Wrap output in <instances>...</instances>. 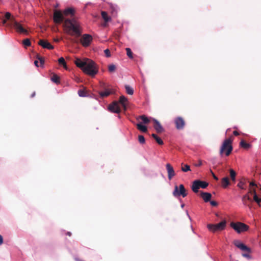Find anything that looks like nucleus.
Instances as JSON below:
<instances>
[{
	"label": "nucleus",
	"mask_w": 261,
	"mask_h": 261,
	"mask_svg": "<svg viewBox=\"0 0 261 261\" xmlns=\"http://www.w3.org/2000/svg\"><path fill=\"white\" fill-rule=\"evenodd\" d=\"M55 23L60 24L64 21L65 32L72 36L79 37L81 36L82 30L80 23L74 18L64 19L63 13L60 10H55L53 15Z\"/></svg>",
	"instance_id": "obj_1"
},
{
	"label": "nucleus",
	"mask_w": 261,
	"mask_h": 261,
	"mask_svg": "<svg viewBox=\"0 0 261 261\" xmlns=\"http://www.w3.org/2000/svg\"><path fill=\"white\" fill-rule=\"evenodd\" d=\"M75 65L80 68L83 72L92 77H94L98 72V69L96 64L91 60L85 59L82 60L77 59L75 61Z\"/></svg>",
	"instance_id": "obj_2"
},
{
	"label": "nucleus",
	"mask_w": 261,
	"mask_h": 261,
	"mask_svg": "<svg viewBox=\"0 0 261 261\" xmlns=\"http://www.w3.org/2000/svg\"><path fill=\"white\" fill-rule=\"evenodd\" d=\"M233 140V137L231 136L223 141L220 149V155L221 156H222L224 154L226 156H229L230 154L233 149L232 145Z\"/></svg>",
	"instance_id": "obj_3"
},
{
	"label": "nucleus",
	"mask_w": 261,
	"mask_h": 261,
	"mask_svg": "<svg viewBox=\"0 0 261 261\" xmlns=\"http://www.w3.org/2000/svg\"><path fill=\"white\" fill-rule=\"evenodd\" d=\"M234 244L237 247L243 251L242 254V255L243 257L247 258L248 259H251L252 258V256L251 255L252 251L250 248L248 247L246 245L238 240L234 241Z\"/></svg>",
	"instance_id": "obj_4"
},
{
	"label": "nucleus",
	"mask_w": 261,
	"mask_h": 261,
	"mask_svg": "<svg viewBox=\"0 0 261 261\" xmlns=\"http://www.w3.org/2000/svg\"><path fill=\"white\" fill-rule=\"evenodd\" d=\"M208 185V183L200 180H194L191 186V189L194 193H197L199 189L201 188L202 189L206 188Z\"/></svg>",
	"instance_id": "obj_5"
},
{
	"label": "nucleus",
	"mask_w": 261,
	"mask_h": 261,
	"mask_svg": "<svg viewBox=\"0 0 261 261\" xmlns=\"http://www.w3.org/2000/svg\"><path fill=\"white\" fill-rule=\"evenodd\" d=\"M226 221L225 220H223L218 224H209L207 225V228L210 231L215 232L217 231H221L224 229L226 227Z\"/></svg>",
	"instance_id": "obj_6"
},
{
	"label": "nucleus",
	"mask_w": 261,
	"mask_h": 261,
	"mask_svg": "<svg viewBox=\"0 0 261 261\" xmlns=\"http://www.w3.org/2000/svg\"><path fill=\"white\" fill-rule=\"evenodd\" d=\"M230 226L238 233L246 231L249 229L248 225L242 222H231Z\"/></svg>",
	"instance_id": "obj_7"
},
{
	"label": "nucleus",
	"mask_w": 261,
	"mask_h": 261,
	"mask_svg": "<svg viewBox=\"0 0 261 261\" xmlns=\"http://www.w3.org/2000/svg\"><path fill=\"white\" fill-rule=\"evenodd\" d=\"M173 195L175 197L182 196L183 197H185L187 195V193L184 186L182 184L180 185L179 187L175 186L173 192Z\"/></svg>",
	"instance_id": "obj_8"
},
{
	"label": "nucleus",
	"mask_w": 261,
	"mask_h": 261,
	"mask_svg": "<svg viewBox=\"0 0 261 261\" xmlns=\"http://www.w3.org/2000/svg\"><path fill=\"white\" fill-rule=\"evenodd\" d=\"M93 40L91 35L87 34L83 35L80 39V42L84 47L89 46Z\"/></svg>",
	"instance_id": "obj_9"
},
{
	"label": "nucleus",
	"mask_w": 261,
	"mask_h": 261,
	"mask_svg": "<svg viewBox=\"0 0 261 261\" xmlns=\"http://www.w3.org/2000/svg\"><path fill=\"white\" fill-rule=\"evenodd\" d=\"M174 123L176 129L179 130L184 129L186 124L185 120L181 117H176L174 120Z\"/></svg>",
	"instance_id": "obj_10"
},
{
	"label": "nucleus",
	"mask_w": 261,
	"mask_h": 261,
	"mask_svg": "<svg viewBox=\"0 0 261 261\" xmlns=\"http://www.w3.org/2000/svg\"><path fill=\"white\" fill-rule=\"evenodd\" d=\"M109 110L114 113L119 114L121 112L120 108L119 106V103L117 101H114L109 106Z\"/></svg>",
	"instance_id": "obj_11"
},
{
	"label": "nucleus",
	"mask_w": 261,
	"mask_h": 261,
	"mask_svg": "<svg viewBox=\"0 0 261 261\" xmlns=\"http://www.w3.org/2000/svg\"><path fill=\"white\" fill-rule=\"evenodd\" d=\"M13 27L18 33L25 34H28V31L24 29L20 23L15 21L13 24Z\"/></svg>",
	"instance_id": "obj_12"
},
{
	"label": "nucleus",
	"mask_w": 261,
	"mask_h": 261,
	"mask_svg": "<svg viewBox=\"0 0 261 261\" xmlns=\"http://www.w3.org/2000/svg\"><path fill=\"white\" fill-rule=\"evenodd\" d=\"M166 167L168 173V178L169 180H171L175 175V171L170 164H167Z\"/></svg>",
	"instance_id": "obj_13"
},
{
	"label": "nucleus",
	"mask_w": 261,
	"mask_h": 261,
	"mask_svg": "<svg viewBox=\"0 0 261 261\" xmlns=\"http://www.w3.org/2000/svg\"><path fill=\"white\" fill-rule=\"evenodd\" d=\"M38 44L44 48H47L48 49H53L54 48V46L47 41L45 40H40L38 42Z\"/></svg>",
	"instance_id": "obj_14"
},
{
	"label": "nucleus",
	"mask_w": 261,
	"mask_h": 261,
	"mask_svg": "<svg viewBox=\"0 0 261 261\" xmlns=\"http://www.w3.org/2000/svg\"><path fill=\"white\" fill-rule=\"evenodd\" d=\"M153 127L158 133H161L164 132V128L160 123L156 119H153Z\"/></svg>",
	"instance_id": "obj_15"
},
{
	"label": "nucleus",
	"mask_w": 261,
	"mask_h": 261,
	"mask_svg": "<svg viewBox=\"0 0 261 261\" xmlns=\"http://www.w3.org/2000/svg\"><path fill=\"white\" fill-rule=\"evenodd\" d=\"M200 196L205 202L210 201V200L212 198L211 194L207 192H201L200 193Z\"/></svg>",
	"instance_id": "obj_16"
},
{
	"label": "nucleus",
	"mask_w": 261,
	"mask_h": 261,
	"mask_svg": "<svg viewBox=\"0 0 261 261\" xmlns=\"http://www.w3.org/2000/svg\"><path fill=\"white\" fill-rule=\"evenodd\" d=\"M75 10L72 8H68L65 9L63 12L64 16H68L69 15L72 16L74 15Z\"/></svg>",
	"instance_id": "obj_17"
},
{
	"label": "nucleus",
	"mask_w": 261,
	"mask_h": 261,
	"mask_svg": "<svg viewBox=\"0 0 261 261\" xmlns=\"http://www.w3.org/2000/svg\"><path fill=\"white\" fill-rule=\"evenodd\" d=\"M110 9L113 16H116L117 14L118 8L117 5L110 4Z\"/></svg>",
	"instance_id": "obj_18"
},
{
	"label": "nucleus",
	"mask_w": 261,
	"mask_h": 261,
	"mask_svg": "<svg viewBox=\"0 0 261 261\" xmlns=\"http://www.w3.org/2000/svg\"><path fill=\"white\" fill-rule=\"evenodd\" d=\"M127 101V99L123 95L120 97L118 103H120L123 108L124 111L127 109L126 102Z\"/></svg>",
	"instance_id": "obj_19"
},
{
	"label": "nucleus",
	"mask_w": 261,
	"mask_h": 261,
	"mask_svg": "<svg viewBox=\"0 0 261 261\" xmlns=\"http://www.w3.org/2000/svg\"><path fill=\"white\" fill-rule=\"evenodd\" d=\"M101 17L104 19L105 21V24L104 26H107V23L111 20V17H110L106 12L102 11L101 13Z\"/></svg>",
	"instance_id": "obj_20"
},
{
	"label": "nucleus",
	"mask_w": 261,
	"mask_h": 261,
	"mask_svg": "<svg viewBox=\"0 0 261 261\" xmlns=\"http://www.w3.org/2000/svg\"><path fill=\"white\" fill-rule=\"evenodd\" d=\"M221 184L223 188H226L230 184L228 177H223L221 180Z\"/></svg>",
	"instance_id": "obj_21"
},
{
	"label": "nucleus",
	"mask_w": 261,
	"mask_h": 261,
	"mask_svg": "<svg viewBox=\"0 0 261 261\" xmlns=\"http://www.w3.org/2000/svg\"><path fill=\"white\" fill-rule=\"evenodd\" d=\"M137 127L139 130L143 133H146L147 131L146 126L142 125L141 123H138L137 124Z\"/></svg>",
	"instance_id": "obj_22"
},
{
	"label": "nucleus",
	"mask_w": 261,
	"mask_h": 261,
	"mask_svg": "<svg viewBox=\"0 0 261 261\" xmlns=\"http://www.w3.org/2000/svg\"><path fill=\"white\" fill-rule=\"evenodd\" d=\"M151 136L153 138V139L159 145L163 144L164 142L163 140L160 137H159L156 134H152L151 135Z\"/></svg>",
	"instance_id": "obj_23"
},
{
	"label": "nucleus",
	"mask_w": 261,
	"mask_h": 261,
	"mask_svg": "<svg viewBox=\"0 0 261 261\" xmlns=\"http://www.w3.org/2000/svg\"><path fill=\"white\" fill-rule=\"evenodd\" d=\"M38 59L39 60L40 65L38 64H39V62L37 60L35 61V62H34L35 65L37 67H39L40 66H41V65H43V64L44 63V61L43 58L42 57H41L38 56Z\"/></svg>",
	"instance_id": "obj_24"
},
{
	"label": "nucleus",
	"mask_w": 261,
	"mask_h": 261,
	"mask_svg": "<svg viewBox=\"0 0 261 261\" xmlns=\"http://www.w3.org/2000/svg\"><path fill=\"white\" fill-rule=\"evenodd\" d=\"M230 173V177L232 181L234 182L236 181V172L232 169H230L229 170Z\"/></svg>",
	"instance_id": "obj_25"
},
{
	"label": "nucleus",
	"mask_w": 261,
	"mask_h": 261,
	"mask_svg": "<svg viewBox=\"0 0 261 261\" xmlns=\"http://www.w3.org/2000/svg\"><path fill=\"white\" fill-rule=\"evenodd\" d=\"M125 88L126 90V93L129 95H133L134 93V89L129 85H125Z\"/></svg>",
	"instance_id": "obj_26"
},
{
	"label": "nucleus",
	"mask_w": 261,
	"mask_h": 261,
	"mask_svg": "<svg viewBox=\"0 0 261 261\" xmlns=\"http://www.w3.org/2000/svg\"><path fill=\"white\" fill-rule=\"evenodd\" d=\"M99 94L101 97H105L108 96L111 94V92L108 90H106L105 91L99 92Z\"/></svg>",
	"instance_id": "obj_27"
},
{
	"label": "nucleus",
	"mask_w": 261,
	"mask_h": 261,
	"mask_svg": "<svg viewBox=\"0 0 261 261\" xmlns=\"http://www.w3.org/2000/svg\"><path fill=\"white\" fill-rule=\"evenodd\" d=\"M240 145L241 147H242L245 149L249 148L250 146L249 143L246 142L245 141H244L243 140L240 142Z\"/></svg>",
	"instance_id": "obj_28"
},
{
	"label": "nucleus",
	"mask_w": 261,
	"mask_h": 261,
	"mask_svg": "<svg viewBox=\"0 0 261 261\" xmlns=\"http://www.w3.org/2000/svg\"><path fill=\"white\" fill-rule=\"evenodd\" d=\"M181 170L185 172L190 171V167L187 164H184L182 163L181 164Z\"/></svg>",
	"instance_id": "obj_29"
},
{
	"label": "nucleus",
	"mask_w": 261,
	"mask_h": 261,
	"mask_svg": "<svg viewBox=\"0 0 261 261\" xmlns=\"http://www.w3.org/2000/svg\"><path fill=\"white\" fill-rule=\"evenodd\" d=\"M139 118L141 119L145 124H148L150 122L149 119L145 115H141L139 116Z\"/></svg>",
	"instance_id": "obj_30"
},
{
	"label": "nucleus",
	"mask_w": 261,
	"mask_h": 261,
	"mask_svg": "<svg viewBox=\"0 0 261 261\" xmlns=\"http://www.w3.org/2000/svg\"><path fill=\"white\" fill-rule=\"evenodd\" d=\"M51 80L53 82L56 84L60 83L59 77L57 74H54L51 77Z\"/></svg>",
	"instance_id": "obj_31"
},
{
	"label": "nucleus",
	"mask_w": 261,
	"mask_h": 261,
	"mask_svg": "<svg viewBox=\"0 0 261 261\" xmlns=\"http://www.w3.org/2000/svg\"><path fill=\"white\" fill-rule=\"evenodd\" d=\"M245 182L244 180H241L238 184L237 186L241 188V189L245 190L246 189L245 187Z\"/></svg>",
	"instance_id": "obj_32"
},
{
	"label": "nucleus",
	"mask_w": 261,
	"mask_h": 261,
	"mask_svg": "<svg viewBox=\"0 0 261 261\" xmlns=\"http://www.w3.org/2000/svg\"><path fill=\"white\" fill-rule=\"evenodd\" d=\"M59 63L60 65H62L65 68H67L66 62L63 57H61L58 60Z\"/></svg>",
	"instance_id": "obj_33"
},
{
	"label": "nucleus",
	"mask_w": 261,
	"mask_h": 261,
	"mask_svg": "<svg viewBox=\"0 0 261 261\" xmlns=\"http://www.w3.org/2000/svg\"><path fill=\"white\" fill-rule=\"evenodd\" d=\"M125 50L126 51V54L127 56L130 58L133 59V53L129 48H126Z\"/></svg>",
	"instance_id": "obj_34"
},
{
	"label": "nucleus",
	"mask_w": 261,
	"mask_h": 261,
	"mask_svg": "<svg viewBox=\"0 0 261 261\" xmlns=\"http://www.w3.org/2000/svg\"><path fill=\"white\" fill-rule=\"evenodd\" d=\"M78 94L81 97H84L86 96V92L85 89H80L78 91Z\"/></svg>",
	"instance_id": "obj_35"
},
{
	"label": "nucleus",
	"mask_w": 261,
	"mask_h": 261,
	"mask_svg": "<svg viewBox=\"0 0 261 261\" xmlns=\"http://www.w3.org/2000/svg\"><path fill=\"white\" fill-rule=\"evenodd\" d=\"M138 141L142 144H144L145 143V138L142 135H139V136H138Z\"/></svg>",
	"instance_id": "obj_36"
},
{
	"label": "nucleus",
	"mask_w": 261,
	"mask_h": 261,
	"mask_svg": "<svg viewBox=\"0 0 261 261\" xmlns=\"http://www.w3.org/2000/svg\"><path fill=\"white\" fill-rule=\"evenodd\" d=\"M248 200L249 201H252V199L250 197L249 195H248V194H246L245 195H244L242 198V201H244V200Z\"/></svg>",
	"instance_id": "obj_37"
},
{
	"label": "nucleus",
	"mask_w": 261,
	"mask_h": 261,
	"mask_svg": "<svg viewBox=\"0 0 261 261\" xmlns=\"http://www.w3.org/2000/svg\"><path fill=\"white\" fill-rule=\"evenodd\" d=\"M22 43L25 46H30L31 44L30 39L28 38L23 40Z\"/></svg>",
	"instance_id": "obj_38"
},
{
	"label": "nucleus",
	"mask_w": 261,
	"mask_h": 261,
	"mask_svg": "<svg viewBox=\"0 0 261 261\" xmlns=\"http://www.w3.org/2000/svg\"><path fill=\"white\" fill-rule=\"evenodd\" d=\"M109 71L110 72H114L116 70V66L114 64L110 65L108 66Z\"/></svg>",
	"instance_id": "obj_39"
},
{
	"label": "nucleus",
	"mask_w": 261,
	"mask_h": 261,
	"mask_svg": "<svg viewBox=\"0 0 261 261\" xmlns=\"http://www.w3.org/2000/svg\"><path fill=\"white\" fill-rule=\"evenodd\" d=\"M253 200L255 201L258 205L261 202V198L258 197L257 195H255L253 196Z\"/></svg>",
	"instance_id": "obj_40"
},
{
	"label": "nucleus",
	"mask_w": 261,
	"mask_h": 261,
	"mask_svg": "<svg viewBox=\"0 0 261 261\" xmlns=\"http://www.w3.org/2000/svg\"><path fill=\"white\" fill-rule=\"evenodd\" d=\"M106 57H110L111 56V53L109 49H106L104 50Z\"/></svg>",
	"instance_id": "obj_41"
},
{
	"label": "nucleus",
	"mask_w": 261,
	"mask_h": 261,
	"mask_svg": "<svg viewBox=\"0 0 261 261\" xmlns=\"http://www.w3.org/2000/svg\"><path fill=\"white\" fill-rule=\"evenodd\" d=\"M250 192H251V194H253V196L255 195H257L256 191V190L255 188H250Z\"/></svg>",
	"instance_id": "obj_42"
},
{
	"label": "nucleus",
	"mask_w": 261,
	"mask_h": 261,
	"mask_svg": "<svg viewBox=\"0 0 261 261\" xmlns=\"http://www.w3.org/2000/svg\"><path fill=\"white\" fill-rule=\"evenodd\" d=\"M247 201V200H245L244 201H242V202H243V203L244 205L248 206V207L250 209L251 208L252 206H251V204L248 203Z\"/></svg>",
	"instance_id": "obj_43"
},
{
	"label": "nucleus",
	"mask_w": 261,
	"mask_h": 261,
	"mask_svg": "<svg viewBox=\"0 0 261 261\" xmlns=\"http://www.w3.org/2000/svg\"><path fill=\"white\" fill-rule=\"evenodd\" d=\"M11 14L9 12H7L6 14H5V18L8 20L11 17Z\"/></svg>",
	"instance_id": "obj_44"
},
{
	"label": "nucleus",
	"mask_w": 261,
	"mask_h": 261,
	"mask_svg": "<svg viewBox=\"0 0 261 261\" xmlns=\"http://www.w3.org/2000/svg\"><path fill=\"white\" fill-rule=\"evenodd\" d=\"M211 204L213 206H216L218 205V203L215 201H211Z\"/></svg>",
	"instance_id": "obj_45"
},
{
	"label": "nucleus",
	"mask_w": 261,
	"mask_h": 261,
	"mask_svg": "<svg viewBox=\"0 0 261 261\" xmlns=\"http://www.w3.org/2000/svg\"><path fill=\"white\" fill-rule=\"evenodd\" d=\"M250 186H252V187H255L256 188H257L258 187V185H256L254 182L253 181H251L250 182Z\"/></svg>",
	"instance_id": "obj_46"
},
{
	"label": "nucleus",
	"mask_w": 261,
	"mask_h": 261,
	"mask_svg": "<svg viewBox=\"0 0 261 261\" xmlns=\"http://www.w3.org/2000/svg\"><path fill=\"white\" fill-rule=\"evenodd\" d=\"M211 173H212V175H213V178H214L215 180H218V177H217V176H216L215 175V174L213 172V171H212V170L211 171Z\"/></svg>",
	"instance_id": "obj_47"
},
{
	"label": "nucleus",
	"mask_w": 261,
	"mask_h": 261,
	"mask_svg": "<svg viewBox=\"0 0 261 261\" xmlns=\"http://www.w3.org/2000/svg\"><path fill=\"white\" fill-rule=\"evenodd\" d=\"M201 165H202V161L201 160H199L198 163L195 164V166L196 167H199V166H200Z\"/></svg>",
	"instance_id": "obj_48"
},
{
	"label": "nucleus",
	"mask_w": 261,
	"mask_h": 261,
	"mask_svg": "<svg viewBox=\"0 0 261 261\" xmlns=\"http://www.w3.org/2000/svg\"><path fill=\"white\" fill-rule=\"evenodd\" d=\"M3 243V238L0 234V245H1Z\"/></svg>",
	"instance_id": "obj_49"
},
{
	"label": "nucleus",
	"mask_w": 261,
	"mask_h": 261,
	"mask_svg": "<svg viewBox=\"0 0 261 261\" xmlns=\"http://www.w3.org/2000/svg\"><path fill=\"white\" fill-rule=\"evenodd\" d=\"M233 134L234 135V136H238L239 135V133L237 131V130H234L233 132Z\"/></svg>",
	"instance_id": "obj_50"
},
{
	"label": "nucleus",
	"mask_w": 261,
	"mask_h": 261,
	"mask_svg": "<svg viewBox=\"0 0 261 261\" xmlns=\"http://www.w3.org/2000/svg\"><path fill=\"white\" fill-rule=\"evenodd\" d=\"M66 234L68 235V236L70 237L71 236V233L69 231H68L66 232Z\"/></svg>",
	"instance_id": "obj_51"
},
{
	"label": "nucleus",
	"mask_w": 261,
	"mask_h": 261,
	"mask_svg": "<svg viewBox=\"0 0 261 261\" xmlns=\"http://www.w3.org/2000/svg\"><path fill=\"white\" fill-rule=\"evenodd\" d=\"M35 94H36V93H35V92H34L32 94V95H31V97H34V96H35Z\"/></svg>",
	"instance_id": "obj_52"
},
{
	"label": "nucleus",
	"mask_w": 261,
	"mask_h": 261,
	"mask_svg": "<svg viewBox=\"0 0 261 261\" xmlns=\"http://www.w3.org/2000/svg\"><path fill=\"white\" fill-rule=\"evenodd\" d=\"M54 41H55L56 42H58L59 41V39L58 38L55 39Z\"/></svg>",
	"instance_id": "obj_53"
},
{
	"label": "nucleus",
	"mask_w": 261,
	"mask_h": 261,
	"mask_svg": "<svg viewBox=\"0 0 261 261\" xmlns=\"http://www.w3.org/2000/svg\"><path fill=\"white\" fill-rule=\"evenodd\" d=\"M247 194H251L250 188H249V191H248V193H247Z\"/></svg>",
	"instance_id": "obj_54"
},
{
	"label": "nucleus",
	"mask_w": 261,
	"mask_h": 261,
	"mask_svg": "<svg viewBox=\"0 0 261 261\" xmlns=\"http://www.w3.org/2000/svg\"><path fill=\"white\" fill-rule=\"evenodd\" d=\"M73 42H74L75 43H77V41H76V40H73Z\"/></svg>",
	"instance_id": "obj_55"
},
{
	"label": "nucleus",
	"mask_w": 261,
	"mask_h": 261,
	"mask_svg": "<svg viewBox=\"0 0 261 261\" xmlns=\"http://www.w3.org/2000/svg\"><path fill=\"white\" fill-rule=\"evenodd\" d=\"M257 189H259H259H261V187H260V185H259V186H258V187H257Z\"/></svg>",
	"instance_id": "obj_56"
},
{
	"label": "nucleus",
	"mask_w": 261,
	"mask_h": 261,
	"mask_svg": "<svg viewBox=\"0 0 261 261\" xmlns=\"http://www.w3.org/2000/svg\"><path fill=\"white\" fill-rule=\"evenodd\" d=\"M6 22V20H3V23H5Z\"/></svg>",
	"instance_id": "obj_57"
}]
</instances>
